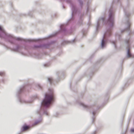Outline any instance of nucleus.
<instances>
[{
	"label": "nucleus",
	"mask_w": 134,
	"mask_h": 134,
	"mask_svg": "<svg viewBox=\"0 0 134 134\" xmlns=\"http://www.w3.org/2000/svg\"><path fill=\"white\" fill-rule=\"evenodd\" d=\"M54 99V95L53 93L46 94L45 98L42 103V106L46 107L49 106Z\"/></svg>",
	"instance_id": "obj_1"
},
{
	"label": "nucleus",
	"mask_w": 134,
	"mask_h": 134,
	"mask_svg": "<svg viewBox=\"0 0 134 134\" xmlns=\"http://www.w3.org/2000/svg\"><path fill=\"white\" fill-rule=\"evenodd\" d=\"M108 22L111 24L112 25L114 23V19L113 17V14L111 13H110L109 15V19L108 21Z\"/></svg>",
	"instance_id": "obj_2"
},
{
	"label": "nucleus",
	"mask_w": 134,
	"mask_h": 134,
	"mask_svg": "<svg viewBox=\"0 0 134 134\" xmlns=\"http://www.w3.org/2000/svg\"><path fill=\"white\" fill-rule=\"evenodd\" d=\"M30 127L29 126L24 125L22 127L23 130V131H26Z\"/></svg>",
	"instance_id": "obj_3"
},
{
	"label": "nucleus",
	"mask_w": 134,
	"mask_h": 134,
	"mask_svg": "<svg viewBox=\"0 0 134 134\" xmlns=\"http://www.w3.org/2000/svg\"><path fill=\"white\" fill-rule=\"evenodd\" d=\"M108 34H109V36H110L111 34V32L110 31H107V32H106V33L104 35V38H105V37H106V35Z\"/></svg>",
	"instance_id": "obj_4"
},
{
	"label": "nucleus",
	"mask_w": 134,
	"mask_h": 134,
	"mask_svg": "<svg viewBox=\"0 0 134 134\" xmlns=\"http://www.w3.org/2000/svg\"><path fill=\"white\" fill-rule=\"evenodd\" d=\"M48 79L50 83H51L53 81L52 78L50 77L48 78Z\"/></svg>",
	"instance_id": "obj_5"
},
{
	"label": "nucleus",
	"mask_w": 134,
	"mask_h": 134,
	"mask_svg": "<svg viewBox=\"0 0 134 134\" xmlns=\"http://www.w3.org/2000/svg\"><path fill=\"white\" fill-rule=\"evenodd\" d=\"M104 38H103V40H102V46L103 47H104Z\"/></svg>",
	"instance_id": "obj_6"
},
{
	"label": "nucleus",
	"mask_w": 134,
	"mask_h": 134,
	"mask_svg": "<svg viewBox=\"0 0 134 134\" xmlns=\"http://www.w3.org/2000/svg\"><path fill=\"white\" fill-rule=\"evenodd\" d=\"M127 55L129 57H130L131 55V54L130 53L129 50H128V51Z\"/></svg>",
	"instance_id": "obj_7"
},
{
	"label": "nucleus",
	"mask_w": 134,
	"mask_h": 134,
	"mask_svg": "<svg viewBox=\"0 0 134 134\" xmlns=\"http://www.w3.org/2000/svg\"><path fill=\"white\" fill-rule=\"evenodd\" d=\"M4 75V72H0V75L2 76Z\"/></svg>",
	"instance_id": "obj_8"
},
{
	"label": "nucleus",
	"mask_w": 134,
	"mask_h": 134,
	"mask_svg": "<svg viewBox=\"0 0 134 134\" xmlns=\"http://www.w3.org/2000/svg\"><path fill=\"white\" fill-rule=\"evenodd\" d=\"M131 131L132 132H134V129H131Z\"/></svg>",
	"instance_id": "obj_9"
},
{
	"label": "nucleus",
	"mask_w": 134,
	"mask_h": 134,
	"mask_svg": "<svg viewBox=\"0 0 134 134\" xmlns=\"http://www.w3.org/2000/svg\"><path fill=\"white\" fill-rule=\"evenodd\" d=\"M83 106L85 108H87V106L86 105H83Z\"/></svg>",
	"instance_id": "obj_10"
},
{
	"label": "nucleus",
	"mask_w": 134,
	"mask_h": 134,
	"mask_svg": "<svg viewBox=\"0 0 134 134\" xmlns=\"http://www.w3.org/2000/svg\"><path fill=\"white\" fill-rule=\"evenodd\" d=\"M126 42L127 43H128L129 42V41H126Z\"/></svg>",
	"instance_id": "obj_11"
},
{
	"label": "nucleus",
	"mask_w": 134,
	"mask_h": 134,
	"mask_svg": "<svg viewBox=\"0 0 134 134\" xmlns=\"http://www.w3.org/2000/svg\"><path fill=\"white\" fill-rule=\"evenodd\" d=\"M64 26L63 25H61V28H62V27H63Z\"/></svg>",
	"instance_id": "obj_12"
},
{
	"label": "nucleus",
	"mask_w": 134,
	"mask_h": 134,
	"mask_svg": "<svg viewBox=\"0 0 134 134\" xmlns=\"http://www.w3.org/2000/svg\"><path fill=\"white\" fill-rule=\"evenodd\" d=\"M0 30H2V28L0 26Z\"/></svg>",
	"instance_id": "obj_13"
},
{
	"label": "nucleus",
	"mask_w": 134,
	"mask_h": 134,
	"mask_svg": "<svg viewBox=\"0 0 134 134\" xmlns=\"http://www.w3.org/2000/svg\"><path fill=\"white\" fill-rule=\"evenodd\" d=\"M37 123H38V122H35V125H36L37 124Z\"/></svg>",
	"instance_id": "obj_14"
},
{
	"label": "nucleus",
	"mask_w": 134,
	"mask_h": 134,
	"mask_svg": "<svg viewBox=\"0 0 134 134\" xmlns=\"http://www.w3.org/2000/svg\"><path fill=\"white\" fill-rule=\"evenodd\" d=\"M18 39L19 40H21V39L20 38H18Z\"/></svg>",
	"instance_id": "obj_15"
},
{
	"label": "nucleus",
	"mask_w": 134,
	"mask_h": 134,
	"mask_svg": "<svg viewBox=\"0 0 134 134\" xmlns=\"http://www.w3.org/2000/svg\"><path fill=\"white\" fill-rule=\"evenodd\" d=\"M93 115H94L95 113H94V112H93Z\"/></svg>",
	"instance_id": "obj_16"
}]
</instances>
